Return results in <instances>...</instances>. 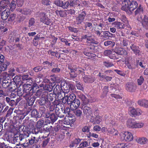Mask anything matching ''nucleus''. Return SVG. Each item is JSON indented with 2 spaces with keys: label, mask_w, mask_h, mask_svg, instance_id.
<instances>
[{
  "label": "nucleus",
  "mask_w": 148,
  "mask_h": 148,
  "mask_svg": "<svg viewBox=\"0 0 148 148\" xmlns=\"http://www.w3.org/2000/svg\"><path fill=\"white\" fill-rule=\"evenodd\" d=\"M54 101L52 103L53 105L56 106L55 111L57 116L60 118H63L64 116L63 111V107L64 105L61 103L60 101L57 99L56 98L54 99Z\"/></svg>",
  "instance_id": "obj_1"
},
{
  "label": "nucleus",
  "mask_w": 148,
  "mask_h": 148,
  "mask_svg": "<svg viewBox=\"0 0 148 148\" xmlns=\"http://www.w3.org/2000/svg\"><path fill=\"white\" fill-rule=\"evenodd\" d=\"M126 124L128 128L133 129L141 128L144 125L143 123L137 122L134 119H128Z\"/></svg>",
  "instance_id": "obj_2"
},
{
  "label": "nucleus",
  "mask_w": 148,
  "mask_h": 148,
  "mask_svg": "<svg viewBox=\"0 0 148 148\" xmlns=\"http://www.w3.org/2000/svg\"><path fill=\"white\" fill-rule=\"evenodd\" d=\"M40 20V22L47 25H51L53 22L49 18L45 12H40L39 14Z\"/></svg>",
  "instance_id": "obj_3"
},
{
  "label": "nucleus",
  "mask_w": 148,
  "mask_h": 148,
  "mask_svg": "<svg viewBox=\"0 0 148 148\" xmlns=\"http://www.w3.org/2000/svg\"><path fill=\"white\" fill-rule=\"evenodd\" d=\"M95 46L93 45L92 47L90 46L87 48L82 47L80 49V50L86 56L90 58L95 57L96 56V55L91 53L90 51V50L95 49Z\"/></svg>",
  "instance_id": "obj_4"
},
{
  "label": "nucleus",
  "mask_w": 148,
  "mask_h": 148,
  "mask_svg": "<svg viewBox=\"0 0 148 148\" xmlns=\"http://www.w3.org/2000/svg\"><path fill=\"white\" fill-rule=\"evenodd\" d=\"M121 139L123 141L130 142L132 141L134 138L132 134L130 132L125 131L120 134Z\"/></svg>",
  "instance_id": "obj_5"
},
{
  "label": "nucleus",
  "mask_w": 148,
  "mask_h": 148,
  "mask_svg": "<svg viewBox=\"0 0 148 148\" xmlns=\"http://www.w3.org/2000/svg\"><path fill=\"white\" fill-rule=\"evenodd\" d=\"M83 113L84 116L87 119H89L92 117V108L86 105H84L82 107Z\"/></svg>",
  "instance_id": "obj_6"
},
{
  "label": "nucleus",
  "mask_w": 148,
  "mask_h": 148,
  "mask_svg": "<svg viewBox=\"0 0 148 148\" xmlns=\"http://www.w3.org/2000/svg\"><path fill=\"white\" fill-rule=\"evenodd\" d=\"M129 110V114L132 117L140 116L143 112L142 110L140 109L137 108L135 109L132 107H130Z\"/></svg>",
  "instance_id": "obj_7"
},
{
  "label": "nucleus",
  "mask_w": 148,
  "mask_h": 148,
  "mask_svg": "<svg viewBox=\"0 0 148 148\" xmlns=\"http://www.w3.org/2000/svg\"><path fill=\"white\" fill-rule=\"evenodd\" d=\"M86 14L84 9H83L81 11V12L76 17V22L77 24L79 25L81 24L84 21Z\"/></svg>",
  "instance_id": "obj_8"
},
{
  "label": "nucleus",
  "mask_w": 148,
  "mask_h": 148,
  "mask_svg": "<svg viewBox=\"0 0 148 148\" xmlns=\"http://www.w3.org/2000/svg\"><path fill=\"white\" fill-rule=\"evenodd\" d=\"M29 128L27 126H24L23 127V133L20 134L19 136H17L19 141H21L25 138L28 137L30 133V132L28 130Z\"/></svg>",
  "instance_id": "obj_9"
},
{
  "label": "nucleus",
  "mask_w": 148,
  "mask_h": 148,
  "mask_svg": "<svg viewBox=\"0 0 148 148\" xmlns=\"http://www.w3.org/2000/svg\"><path fill=\"white\" fill-rule=\"evenodd\" d=\"M33 92H22L20 90H18L17 91V94L19 97H22L23 98L25 99L27 101L32 96Z\"/></svg>",
  "instance_id": "obj_10"
},
{
  "label": "nucleus",
  "mask_w": 148,
  "mask_h": 148,
  "mask_svg": "<svg viewBox=\"0 0 148 148\" xmlns=\"http://www.w3.org/2000/svg\"><path fill=\"white\" fill-rule=\"evenodd\" d=\"M65 117L63 120V122L64 124L66 125H70L72 127L75 121V118L69 116Z\"/></svg>",
  "instance_id": "obj_11"
},
{
  "label": "nucleus",
  "mask_w": 148,
  "mask_h": 148,
  "mask_svg": "<svg viewBox=\"0 0 148 148\" xmlns=\"http://www.w3.org/2000/svg\"><path fill=\"white\" fill-rule=\"evenodd\" d=\"M32 84L27 83L23 85V89L21 92H33V87Z\"/></svg>",
  "instance_id": "obj_12"
},
{
  "label": "nucleus",
  "mask_w": 148,
  "mask_h": 148,
  "mask_svg": "<svg viewBox=\"0 0 148 148\" xmlns=\"http://www.w3.org/2000/svg\"><path fill=\"white\" fill-rule=\"evenodd\" d=\"M114 52L120 56H127L128 55L127 51L123 48L118 47L114 50Z\"/></svg>",
  "instance_id": "obj_13"
},
{
  "label": "nucleus",
  "mask_w": 148,
  "mask_h": 148,
  "mask_svg": "<svg viewBox=\"0 0 148 148\" xmlns=\"http://www.w3.org/2000/svg\"><path fill=\"white\" fill-rule=\"evenodd\" d=\"M84 81L85 83H92L96 80L95 75H85L83 77Z\"/></svg>",
  "instance_id": "obj_14"
},
{
  "label": "nucleus",
  "mask_w": 148,
  "mask_h": 148,
  "mask_svg": "<svg viewBox=\"0 0 148 148\" xmlns=\"http://www.w3.org/2000/svg\"><path fill=\"white\" fill-rule=\"evenodd\" d=\"M125 89L130 92H135L136 89V86L131 82H128L126 85Z\"/></svg>",
  "instance_id": "obj_15"
},
{
  "label": "nucleus",
  "mask_w": 148,
  "mask_h": 148,
  "mask_svg": "<svg viewBox=\"0 0 148 148\" xmlns=\"http://www.w3.org/2000/svg\"><path fill=\"white\" fill-rule=\"evenodd\" d=\"M5 100L9 106L12 107H15L18 103L16 100L12 99L8 97L5 98Z\"/></svg>",
  "instance_id": "obj_16"
},
{
  "label": "nucleus",
  "mask_w": 148,
  "mask_h": 148,
  "mask_svg": "<svg viewBox=\"0 0 148 148\" xmlns=\"http://www.w3.org/2000/svg\"><path fill=\"white\" fill-rule=\"evenodd\" d=\"M10 14V11L9 8H6L1 14V18L3 20H6Z\"/></svg>",
  "instance_id": "obj_17"
},
{
  "label": "nucleus",
  "mask_w": 148,
  "mask_h": 148,
  "mask_svg": "<svg viewBox=\"0 0 148 148\" xmlns=\"http://www.w3.org/2000/svg\"><path fill=\"white\" fill-rule=\"evenodd\" d=\"M49 119L50 120L48 119H47L45 121V122L47 124H49L51 123H54L58 119V116L54 113L51 114Z\"/></svg>",
  "instance_id": "obj_18"
},
{
  "label": "nucleus",
  "mask_w": 148,
  "mask_h": 148,
  "mask_svg": "<svg viewBox=\"0 0 148 148\" xmlns=\"http://www.w3.org/2000/svg\"><path fill=\"white\" fill-rule=\"evenodd\" d=\"M142 25L143 28L145 29H148V17L145 15L143 19L141 21Z\"/></svg>",
  "instance_id": "obj_19"
},
{
  "label": "nucleus",
  "mask_w": 148,
  "mask_h": 148,
  "mask_svg": "<svg viewBox=\"0 0 148 148\" xmlns=\"http://www.w3.org/2000/svg\"><path fill=\"white\" fill-rule=\"evenodd\" d=\"M70 107L73 110L77 108L79 106L80 102L79 100L76 99L71 103H70Z\"/></svg>",
  "instance_id": "obj_20"
},
{
  "label": "nucleus",
  "mask_w": 148,
  "mask_h": 148,
  "mask_svg": "<svg viewBox=\"0 0 148 148\" xmlns=\"http://www.w3.org/2000/svg\"><path fill=\"white\" fill-rule=\"evenodd\" d=\"M9 81L10 82L8 87L9 90L10 91H14L17 88L18 86L15 82L11 81L10 80H9Z\"/></svg>",
  "instance_id": "obj_21"
},
{
  "label": "nucleus",
  "mask_w": 148,
  "mask_h": 148,
  "mask_svg": "<svg viewBox=\"0 0 148 148\" xmlns=\"http://www.w3.org/2000/svg\"><path fill=\"white\" fill-rule=\"evenodd\" d=\"M138 104L141 106L148 108V100L145 99L139 100L138 101Z\"/></svg>",
  "instance_id": "obj_22"
},
{
  "label": "nucleus",
  "mask_w": 148,
  "mask_h": 148,
  "mask_svg": "<svg viewBox=\"0 0 148 148\" xmlns=\"http://www.w3.org/2000/svg\"><path fill=\"white\" fill-rule=\"evenodd\" d=\"M42 85L44 90L48 91L49 92L52 91L54 86L53 85L52 83H49V84L45 83L44 85Z\"/></svg>",
  "instance_id": "obj_23"
},
{
  "label": "nucleus",
  "mask_w": 148,
  "mask_h": 148,
  "mask_svg": "<svg viewBox=\"0 0 148 148\" xmlns=\"http://www.w3.org/2000/svg\"><path fill=\"white\" fill-rule=\"evenodd\" d=\"M138 4L136 1H132L129 4V10L133 11L138 7Z\"/></svg>",
  "instance_id": "obj_24"
},
{
  "label": "nucleus",
  "mask_w": 148,
  "mask_h": 148,
  "mask_svg": "<svg viewBox=\"0 0 148 148\" xmlns=\"http://www.w3.org/2000/svg\"><path fill=\"white\" fill-rule=\"evenodd\" d=\"M102 32L103 35L101 36L102 38L107 39L112 38L113 36V34L110 33L109 31H102Z\"/></svg>",
  "instance_id": "obj_25"
},
{
  "label": "nucleus",
  "mask_w": 148,
  "mask_h": 148,
  "mask_svg": "<svg viewBox=\"0 0 148 148\" xmlns=\"http://www.w3.org/2000/svg\"><path fill=\"white\" fill-rule=\"evenodd\" d=\"M123 2L124 4L122 6L121 10L126 12L129 10V4L130 3V0H126V1H124Z\"/></svg>",
  "instance_id": "obj_26"
},
{
  "label": "nucleus",
  "mask_w": 148,
  "mask_h": 148,
  "mask_svg": "<svg viewBox=\"0 0 148 148\" xmlns=\"http://www.w3.org/2000/svg\"><path fill=\"white\" fill-rule=\"evenodd\" d=\"M13 82H15L18 86H20L23 85V82L21 80V77L18 76H15L13 79Z\"/></svg>",
  "instance_id": "obj_27"
},
{
  "label": "nucleus",
  "mask_w": 148,
  "mask_h": 148,
  "mask_svg": "<svg viewBox=\"0 0 148 148\" xmlns=\"http://www.w3.org/2000/svg\"><path fill=\"white\" fill-rule=\"evenodd\" d=\"M10 0H3L1 1L0 2V8L4 9L8 7V5L10 3L9 1Z\"/></svg>",
  "instance_id": "obj_28"
},
{
  "label": "nucleus",
  "mask_w": 148,
  "mask_h": 148,
  "mask_svg": "<svg viewBox=\"0 0 148 148\" xmlns=\"http://www.w3.org/2000/svg\"><path fill=\"white\" fill-rule=\"evenodd\" d=\"M35 19L34 18L32 17L29 20L28 27L32 31H33L34 29L32 28V27L35 25Z\"/></svg>",
  "instance_id": "obj_29"
},
{
  "label": "nucleus",
  "mask_w": 148,
  "mask_h": 148,
  "mask_svg": "<svg viewBox=\"0 0 148 148\" xmlns=\"http://www.w3.org/2000/svg\"><path fill=\"white\" fill-rule=\"evenodd\" d=\"M29 145H32L34 144H36L38 142V140L37 138L34 136H32L30 138L28 139Z\"/></svg>",
  "instance_id": "obj_30"
},
{
  "label": "nucleus",
  "mask_w": 148,
  "mask_h": 148,
  "mask_svg": "<svg viewBox=\"0 0 148 148\" xmlns=\"http://www.w3.org/2000/svg\"><path fill=\"white\" fill-rule=\"evenodd\" d=\"M68 104H70L72 102L74 101L76 99L75 95L73 93L70 94L69 96H67Z\"/></svg>",
  "instance_id": "obj_31"
},
{
  "label": "nucleus",
  "mask_w": 148,
  "mask_h": 148,
  "mask_svg": "<svg viewBox=\"0 0 148 148\" xmlns=\"http://www.w3.org/2000/svg\"><path fill=\"white\" fill-rule=\"evenodd\" d=\"M66 10H56L55 13L58 16H59L61 17H65L66 16Z\"/></svg>",
  "instance_id": "obj_32"
},
{
  "label": "nucleus",
  "mask_w": 148,
  "mask_h": 148,
  "mask_svg": "<svg viewBox=\"0 0 148 148\" xmlns=\"http://www.w3.org/2000/svg\"><path fill=\"white\" fill-rule=\"evenodd\" d=\"M78 96L79 98L83 101V104L84 105H86L88 103V99L83 94H80Z\"/></svg>",
  "instance_id": "obj_33"
},
{
  "label": "nucleus",
  "mask_w": 148,
  "mask_h": 148,
  "mask_svg": "<svg viewBox=\"0 0 148 148\" xmlns=\"http://www.w3.org/2000/svg\"><path fill=\"white\" fill-rule=\"evenodd\" d=\"M10 64V63L8 61H5V63H3L0 66V73L1 74L2 71H4L6 70L7 66Z\"/></svg>",
  "instance_id": "obj_34"
},
{
  "label": "nucleus",
  "mask_w": 148,
  "mask_h": 148,
  "mask_svg": "<svg viewBox=\"0 0 148 148\" xmlns=\"http://www.w3.org/2000/svg\"><path fill=\"white\" fill-rule=\"evenodd\" d=\"M31 116L35 118H40L41 117V115L38 112L36 109H34L32 111Z\"/></svg>",
  "instance_id": "obj_35"
},
{
  "label": "nucleus",
  "mask_w": 148,
  "mask_h": 148,
  "mask_svg": "<svg viewBox=\"0 0 148 148\" xmlns=\"http://www.w3.org/2000/svg\"><path fill=\"white\" fill-rule=\"evenodd\" d=\"M29 75H23L22 76V80L24 82L26 81V83H29L32 84V78L29 77Z\"/></svg>",
  "instance_id": "obj_36"
},
{
  "label": "nucleus",
  "mask_w": 148,
  "mask_h": 148,
  "mask_svg": "<svg viewBox=\"0 0 148 148\" xmlns=\"http://www.w3.org/2000/svg\"><path fill=\"white\" fill-rule=\"evenodd\" d=\"M48 54L51 56L55 57L58 55V52L55 48L50 49L47 51Z\"/></svg>",
  "instance_id": "obj_37"
},
{
  "label": "nucleus",
  "mask_w": 148,
  "mask_h": 148,
  "mask_svg": "<svg viewBox=\"0 0 148 148\" xmlns=\"http://www.w3.org/2000/svg\"><path fill=\"white\" fill-rule=\"evenodd\" d=\"M143 12V8L142 7L141 4L139 5L137 9L135 11V15H140L142 14Z\"/></svg>",
  "instance_id": "obj_38"
},
{
  "label": "nucleus",
  "mask_w": 148,
  "mask_h": 148,
  "mask_svg": "<svg viewBox=\"0 0 148 148\" xmlns=\"http://www.w3.org/2000/svg\"><path fill=\"white\" fill-rule=\"evenodd\" d=\"M107 132L109 134L112 136H117L119 134V132L118 130L114 128H112L108 130Z\"/></svg>",
  "instance_id": "obj_39"
},
{
  "label": "nucleus",
  "mask_w": 148,
  "mask_h": 148,
  "mask_svg": "<svg viewBox=\"0 0 148 148\" xmlns=\"http://www.w3.org/2000/svg\"><path fill=\"white\" fill-rule=\"evenodd\" d=\"M36 97L34 96H32L27 101L28 105L30 106L33 105Z\"/></svg>",
  "instance_id": "obj_40"
},
{
  "label": "nucleus",
  "mask_w": 148,
  "mask_h": 148,
  "mask_svg": "<svg viewBox=\"0 0 148 148\" xmlns=\"http://www.w3.org/2000/svg\"><path fill=\"white\" fill-rule=\"evenodd\" d=\"M115 27L118 29H122L124 28L125 24L121 22L115 23Z\"/></svg>",
  "instance_id": "obj_41"
},
{
  "label": "nucleus",
  "mask_w": 148,
  "mask_h": 148,
  "mask_svg": "<svg viewBox=\"0 0 148 148\" xmlns=\"http://www.w3.org/2000/svg\"><path fill=\"white\" fill-rule=\"evenodd\" d=\"M137 142L140 144H145L147 142V139L146 138L142 137L139 138L136 140Z\"/></svg>",
  "instance_id": "obj_42"
},
{
  "label": "nucleus",
  "mask_w": 148,
  "mask_h": 148,
  "mask_svg": "<svg viewBox=\"0 0 148 148\" xmlns=\"http://www.w3.org/2000/svg\"><path fill=\"white\" fill-rule=\"evenodd\" d=\"M62 81L60 85L59 84H57L56 86L53 90V92L56 93H58L61 92V90H62Z\"/></svg>",
  "instance_id": "obj_43"
},
{
  "label": "nucleus",
  "mask_w": 148,
  "mask_h": 148,
  "mask_svg": "<svg viewBox=\"0 0 148 148\" xmlns=\"http://www.w3.org/2000/svg\"><path fill=\"white\" fill-rule=\"evenodd\" d=\"M44 129L48 133V134H47V136L43 135L42 137L43 138H45L47 137L51 131H52L53 127L51 126H47V127H46V128L45 127Z\"/></svg>",
  "instance_id": "obj_44"
},
{
  "label": "nucleus",
  "mask_w": 148,
  "mask_h": 148,
  "mask_svg": "<svg viewBox=\"0 0 148 148\" xmlns=\"http://www.w3.org/2000/svg\"><path fill=\"white\" fill-rule=\"evenodd\" d=\"M74 113L77 117H79L80 118H81L82 114V110L77 108L75 109V110L74 111Z\"/></svg>",
  "instance_id": "obj_45"
},
{
  "label": "nucleus",
  "mask_w": 148,
  "mask_h": 148,
  "mask_svg": "<svg viewBox=\"0 0 148 148\" xmlns=\"http://www.w3.org/2000/svg\"><path fill=\"white\" fill-rule=\"evenodd\" d=\"M108 87L105 86L103 89V93L101 96V97L103 98L106 96L108 92Z\"/></svg>",
  "instance_id": "obj_46"
},
{
  "label": "nucleus",
  "mask_w": 148,
  "mask_h": 148,
  "mask_svg": "<svg viewBox=\"0 0 148 148\" xmlns=\"http://www.w3.org/2000/svg\"><path fill=\"white\" fill-rule=\"evenodd\" d=\"M9 80L10 79H5L3 81L2 84V86L3 88H7L8 87L10 82L9 81Z\"/></svg>",
  "instance_id": "obj_47"
},
{
  "label": "nucleus",
  "mask_w": 148,
  "mask_h": 148,
  "mask_svg": "<svg viewBox=\"0 0 148 148\" xmlns=\"http://www.w3.org/2000/svg\"><path fill=\"white\" fill-rule=\"evenodd\" d=\"M16 146H15L14 148H27L29 146V144L28 143H24L22 144L16 145Z\"/></svg>",
  "instance_id": "obj_48"
},
{
  "label": "nucleus",
  "mask_w": 148,
  "mask_h": 148,
  "mask_svg": "<svg viewBox=\"0 0 148 148\" xmlns=\"http://www.w3.org/2000/svg\"><path fill=\"white\" fill-rule=\"evenodd\" d=\"M21 13L25 15H29L32 13V11L30 9L25 8L21 11Z\"/></svg>",
  "instance_id": "obj_49"
},
{
  "label": "nucleus",
  "mask_w": 148,
  "mask_h": 148,
  "mask_svg": "<svg viewBox=\"0 0 148 148\" xmlns=\"http://www.w3.org/2000/svg\"><path fill=\"white\" fill-rule=\"evenodd\" d=\"M44 121L42 119L38 120L37 123L36 127L39 129H40L43 126L44 124Z\"/></svg>",
  "instance_id": "obj_50"
},
{
  "label": "nucleus",
  "mask_w": 148,
  "mask_h": 148,
  "mask_svg": "<svg viewBox=\"0 0 148 148\" xmlns=\"http://www.w3.org/2000/svg\"><path fill=\"white\" fill-rule=\"evenodd\" d=\"M115 45L114 42L110 40H107L104 42V45L106 46L110 45L111 47H113Z\"/></svg>",
  "instance_id": "obj_51"
},
{
  "label": "nucleus",
  "mask_w": 148,
  "mask_h": 148,
  "mask_svg": "<svg viewBox=\"0 0 148 148\" xmlns=\"http://www.w3.org/2000/svg\"><path fill=\"white\" fill-rule=\"evenodd\" d=\"M56 94L53 93H51L49 94L48 98L47 99V100L50 99L51 101H53L56 98Z\"/></svg>",
  "instance_id": "obj_52"
},
{
  "label": "nucleus",
  "mask_w": 148,
  "mask_h": 148,
  "mask_svg": "<svg viewBox=\"0 0 148 148\" xmlns=\"http://www.w3.org/2000/svg\"><path fill=\"white\" fill-rule=\"evenodd\" d=\"M46 109L44 106H41L40 107L39 109V112H40V114L41 115V116L43 115H45Z\"/></svg>",
  "instance_id": "obj_53"
},
{
  "label": "nucleus",
  "mask_w": 148,
  "mask_h": 148,
  "mask_svg": "<svg viewBox=\"0 0 148 148\" xmlns=\"http://www.w3.org/2000/svg\"><path fill=\"white\" fill-rule=\"evenodd\" d=\"M87 43L89 46L91 47H92V46L94 45L93 44L98 45L99 43V42L97 41L92 38H91L90 42H88Z\"/></svg>",
  "instance_id": "obj_54"
},
{
  "label": "nucleus",
  "mask_w": 148,
  "mask_h": 148,
  "mask_svg": "<svg viewBox=\"0 0 148 148\" xmlns=\"http://www.w3.org/2000/svg\"><path fill=\"white\" fill-rule=\"evenodd\" d=\"M16 71L18 73H23L25 71V69L23 66H20L16 68Z\"/></svg>",
  "instance_id": "obj_55"
},
{
  "label": "nucleus",
  "mask_w": 148,
  "mask_h": 148,
  "mask_svg": "<svg viewBox=\"0 0 148 148\" xmlns=\"http://www.w3.org/2000/svg\"><path fill=\"white\" fill-rule=\"evenodd\" d=\"M103 64L107 68L111 67L114 66L112 62L108 61H105L103 62Z\"/></svg>",
  "instance_id": "obj_56"
},
{
  "label": "nucleus",
  "mask_w": 148,
  "mask_h": 148,
  "mask_svg": "<svg viewBox=\"0 0 148 148\" xmlns=\"http://www.w3.org/2000/svg\"><path fill=\"white\" fill-rule=\"evenodd\" d=\"M128 40L127 39L123 38V40L121 42V44L123 47H127L128 45Z\"/></svg>",
  "instance_id": "obj_57"
},
{
  "label": "nucleus",
  "mask_w": 148,
  "mask_h": 148,
  "mask_svg": "<svg viewBox=\"0 0 148 148\" xmlns=\"http://www.w3.org/2000/svg\"><path fill=\"white\" fill-rule=\"evenodd\" d=\"M109 58L111 59L114 60H116L119 58V56L116 53L114 52V51L113 52H112L111 56H109Z\"/></svg>",
  "instance_id": "obj_58"
},
{
  "label": "nucleus",
  "mask_w": 148,
  "mask_h": 148,
  "mask_svg": "<svg viewBox=\"0 0 148 148\" xmlns=\"http://www.w3.org/2000/svg\"><path fill=\"white\" fill-rule=\"evenodd\" d=\"M71 109L69 107H66L64 108V106L63 107V114L64 113L67 114L69 116H71L70 114V112L71 111Z\"/></svg>",
  "instance_id": "obj_59"
},
{
  "label": "nucleus",
  "mask_w": 148,
  "mask_h": 148,
  "mask_svg": "<svg viewBox=\"0 0 148 148\" xmlns=\"http://www.w3.org/2000/svg\"><path fill=\"white\" fill-rule=\"evenodd\" d=\"M79 1L78 0H70L69 3L70 5L71 6L74 7L77 5Z\"/></svg>",
  "instance_id": "obj_60"
},
{
  "label": "nucleus",
  "mask_w": 148,
  "mask_h": 148,
  "mask_svg": "<svg viewBox=\"0 0 148 148\" xmlns=\"http://www.w3.org/2000/svg\"><path fill=\"white\" fill-rule=\"evenodd\" d=\"M81 140L82 139H80L79 138H75V139L73 142L72 144L73 145L72 146L73 147L75 146V145H78L81 141Z\"/></svg>",
  "instance_id": "obj_61"
},
{
  "label": "nucleus",
  "mask_w": 148,
  "mask_h": 148,
  "mask_svg": "<svg viewBox=\"0 0 148 148\" xmlns=\"http://www.w3.org/2000/svg\"><path fill=\"white\" fill-rule=\"evenodd\" d=\"M85 27L86 28L88 27L89 29L92 28L93 25L92 23L91 22H85L84 23Z\"/></svg>",
  "instance_id": "obj_62"
},
{
  "label": "nucleus",
  "mask_w": 148,
  "mask_h": 148,
  "mask_svg": "<svg viewBox=\"0 0 148 148\" xmlns=\"http://www.w3.org/2000/svg\"><path fill=\"white\" fill-rule=\"evenodd\" d=\"M49 94L47 91L45 90L42 91V98L45 99H47V98H48V97Z\"/></svg>",
  "instance_id": "obj_63"
},
{
  "label": "nucleus",
  "mask_w": 148,
  "mask_h": 148,
  "mask_svg": "<svg viewBox=\"0 0 148 148\" xmlns=\"http://www.w3.org/2000/svg\"><path fill=\"white\" fill-rule=\"evenodd\" d=\"M127 146V144L125 143H121L118 144L116 145V148H125Z\"/></svg>",
  "instance_id": "obj_64"
}]
</instances>
